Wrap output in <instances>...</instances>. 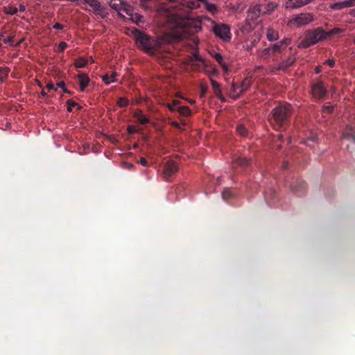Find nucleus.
Masks as SVG:
<instances>
[{
	"label": "nucleus",
	"mask_w": 355,
	"mask_h": 355,
	"mask_svg": "<svg viewBox=\"0 0 355 355\" xmlns=\"http://www.w3.org/2000/svg\"><path fill=\"white\" fill-rule=\"evenodd\" d=\"M137 46L146 53L153 55L161 46V42L137 28L132 32Z\"/></svg>",
	"instance_id": "nucleus-1"
},
{
	"label": "nucleus",
	"mask_w": 355,
	"mask_h": 355,
	"mask_svg": "<svg viewBox=\"0 0 355 355\" xmlns=\"http://www.w3.org/2000/svg\"><path fill=\"white\" fill-rule=\"evenodd\" d=\"M291 107L288 103L280 104L272 109L269 121L270 123L278 127L287 126L290 123Z\"/></svg>",
	"instance_id": "nucleus-2"
},
{
	"label": "nucleus",
	"mask_w": 355,
	"mask_h": 355,
	"mask_svg": "<svg viewBox=\"0 0 355 355\" xmlns=\"http://www.w3.org/2000/svg\"><path fill=\"white\" fill-rule=\"evenodd\" d=\"M325 39H327V33L322 27L307 30L304 33V40L299 44L298 47L307 49Z\"/></svg>",
	"instance_id": "nucleus-3"
},
{
	"label": "nucleus",
	"mask_w": 355,
	"mask_h": 355,
	"mask_svg": "<svg viewBox=\"0 0 355 355\" xmlns=\"http://www.w3.org/2000/svg\"><path fill=\"white\" fill-rule=\"evenodd\" d=\"M311 94L312 97L317 101L324 99L327 94V90L324 84L321 80H317L311 85Z\"/></svg>",
	"instance_id": "nucleus-4"
},
{
	"label": "nucleus",
	"mask_w": 355,
	"mask_h": 355,
	"mask_svg": "<svg viewBox=\"0 0 355 355\" xmlns=\"http://www.w3.org/2000/svg\"><path fill=\"white\" fill-rule=\"evenodd\" d=\"M313 19L314 17L311 13H301L291 19L289 24L296 27H301L310 24Z\"/></svg>",
	"instance_id": "nucleus-5"
},
{
	"label": "nucleus",
	"mask_w": 355,
	"mask_h": 355,
	"mask_svg": "<svg viewBox=\"0 0 355 355\" xmlns=\"http://www.w3.org/2000/svg\"><path fill=\"white\" fill-rule=\"evenodd\" d=\"M213 31L216 35L225 41L230 40L231 33L230 27L226 24H218L213 27Z\"/></svg>",
	"instance_id": "nucleus-6"
},
{
	"label": "nucleus",
	"mask_w": 355,
	"mask_h": 355,
	"mask_svg": "<svg viewBox=\"0 0 355 355\" xmlns=\"http://www.w3.org/2000/svg\"><path fill=\"white\" fill-rule=\"evenodd\" d=\"M178 171V166L175 161L169 160L166 162L163 168V177L166 181Z\"/></svg>",
	"instance_id": "nucleus-7"
},
{
	"label": "nucleus",
	"mask_w": 355,
	"mask_h": 355,
	"mask_svg": "<svg viewBox=\"0 0 355 355\" xmlns=\"http://www.w3.org/2000/svg\"><path fill=\"white\" fill-rule=\"evenodd\" d=\"M342 139H348L355 142V124L347 125L342 135Z\"/></svg>",
	"instance_id": "nucleus-8"
},
{
	"label": "nucleus",
	"mask_w": 355,
	"mask_h": 355,
	"mask_svg": "<svg viewBox=\"0 0 355 355\" xmlns=\"http://www.w3.org/2000/svg\"><path fill=\"white\" fill-rule=\"evenodd\" d=\"M312 0H288L287 8H298L309 3Z\"/></svg>",
	"instance_id": "nucleus-9"
},
{
	"label": "nucleus",
	"mask_w": 355,
	"mask_h": 355,
	"mask_svg": "<svg viewBox=\"0 0 355 355\" xmlns=\"http://www.w3.org/2000/svg\"><path fill=\"white\" fill-rule=\"evenodd\" d=\"M261 8V5L258 4L248 10V16L252 20H256L259 16L263 15Z\"/></svg>",
	"instance_id": "nucleus-10"
},
{
	"label": "nucleus",
	"mask_w": 355,
	"mask_h": 355,
	"mask_svg": "<svg viewBox=\"0 0 355 355\" xmlns=\"http://www.w3.org/2000/svg\"><path fill=\"white\" fill-rule=\"evenodd\" d=\"M234 164L245 168L251 164V159L245 157L239 156L234 160Z\"/></svg>",
	"instance_id": "nucleus-11"
},
{
	"label": "nucleus",
	"mask_w": 355,
	"mask_h": 355,
	"mask_svg": "<svg viewBox=\"0 0 355 355\" xmlns=\"http://www.w3.org/2000/svg\"><path fill=\"white\" fill-rule=\"evenodd\" d=\"M78 78L79 80L80 90L83 92L89 83V78L86 73H80L78 74Z\"/></svg>",
	"instance_id": "nucleus-12"
},
{
	"label": "nucleus",
	"mask_w": 355,
	"mask_h": 355,
	"mask_svg": "<svg viewBox=\"0 0 355 355\" xmlns=\"http://www.w3.org/2000/svg\"><path fill=\"white\" fill-rule=\"evenodd\" d=\"M295 62V58L294 55L288 56L286 60H282L278 65V69L286 70L288 67L293 65Z\"/></svg>",
	"instance_id": "nucleus-13"
},
{
	"label": "nucleus",
	"mask_w": 355,
	"mask_h": 355,
	"mask_svg": "<svg viewBox=\"0 0 355 355\" xmlns=\"http://www.w3.org/2000/svg\"><path fill=\"white\" fill-rule=\"evenodd\" d=\"M263 15L271 14L277 7V4L275 2H269L267 4H260Z\"/></svg>",
	"instance_id": "nucleus-14"
},
{
	"label": "nucleus",
	"mask_w": 355,
	"mask_h": 355,
	"mask_svg": "<svg viewBox=\"0 0 355 355\" xmlns=\"http://www.w3.org/2000/svg\"><path fill=\"white\" fill-rule=\"evenodd\" d=\"M211 84L212 86V89L214 94L221 101H225V98L223 96L219 84L214 80H211Z\"/></svg>",
	"instance_id": "nucleus-15"
},
{
	"label": "nucleus",
	"mask_w": 355,
	"mask_h": 355,
	"mask_svg": "<svg viewBox=\"0 0 355 355\" xmlns=\"http://www.w3.org/2000/svg\"><path fill=\"white\" fill-rule=\"evenodd\" d=\"M292 189L299 196L304 195L306 191V184L304 181H300L296 186H293Z\"/></svg>",
	"instance_id": "nucleus-16"
},
{
	"label": "nucleus",
	"mask_w": 355,
	"mask_h": 355,
	"mask_svg": "<svg viewBox=\"0 0 355 355\" xmlns=\"http://www.w3.org/2000/svg\"><path fill=\"white\" fill-rule=\"evenodd\" d=\"M266 37L268 41L274 42L279 39V33L273 28H268L266 32Z\"/></svg>",
	"instance_id": "nucleus-17"
},
{
	"label": "nucleus",
	"mask_w": 355,
	"mask_h": 355,
	"mask_svg": "<svg viewBox=\"0 0 355 355\" xmlns=\"http://www.w3.org/2000/svg\"><path fill=\"white\" fill-rule=\"evenodd\" d=\"M252 84L251 78L249 77L245 78L241 83L240 88V93H243L245 91L248 90V89L250 87Z\"/></svg>",
	"instance_id": "nucleus-18"
},
{
	"label": "nucleus",
	"mask_w": 355,
	"mask_h": 355,
	"mask_svg": "<svg viewBox=\"0 0 355 355\" xmlns=\"http://www.w3.org/2000/svg\"><path fill=\"white\" fill-rule=\"evenodd\" d=\"M177 112L182 116H189L191 114V110L188 106H180L177 108Z\"/></svg>",
	"instance_id": "nucleus-19"
},
{
	"label": "nucleus",
	"mask_w": 355,
	"mask_h": 355,
	"mask_svg": "<svg viewBox=\"0 0 355 355\" xmlns=\"http://www.w3.org/2000/svg\"><path fill=\"white\" fill-rule=\"evenodd\" d=\"M10 69L7 67H0V83H3L8 76Z\"/></svg>",
	"instance_id": "nucleus-20"
},
{
	"label": "nucleus",
	"mask_w": 355,
	"mask_h": 355,
	"mask_svg": "<svg viewBox=\"0 0 355 355\" xmlns=\"http://www.w3.org/2000/svg\"><path fill=\"white\" fill-rule=\"evenodd\" d=\"M3 11L4 13H6L7 15H15L17 13L18 8H17L16 7L11 6H4L3 8Z\"/></svg>",
	"instance_id": "nucleus-21"
},
{
	"label": "nucleus",
	"mask_w": 355,
	"mask_h": 355,
	"mask_svg": "<svg viewBox=\"0 0 355 355\" xmlns=\"http://www.w3.org/2000/svg\"><path fill=\"white\" fill-rule=\"evenodd\" d=\"M274 53L272 52V49L271 48V46H269L268 48H266L264 49L261 53V57L264 59V60H266L268 58H269Z\"/></svg>",
	"instance_id": "nucleus-22"
},
{
	"label": "nucleus",
	"mask_w": 355,
	"mask_h": 355,
	"mask_svg": "<svg viewBox=\"0 0 355 355\" xmlns=\"http://www.w3.org/2000/svg\"><path fill=\"white\" fill-rule=\"evenodd\" d=\"M88 63V61L87 59L84 58H78L75 61L74 65L76 68H83L85 67Z\"/></svg>",
	"instance_id": "nucleus-23"
},
{
	"label": "nucleus",
	"mask_w": 355,
	"mask_h": 355,
	"mask_svg": "<svg viewBox=\"0 0 355 355\" xmlns=\"http://www.w3.org/2000/svg\"><path fill=\"white\" fill-rule=\"evenodd\" d=\"M236 132L238 134L242 137H245L248 135V130L245 127V125L240 124L236 127Z\"/></svg>",
	"instance_id": "nucleus-24"
},
{
	"label": "nucleus",
	"mask_w": 355,
	"mask_h": 355,
	"mask_svg": "<svg viewBox=\"0 0 355 355\" xmlns=\"http://www.w3.org/2000/svg\"><path fill=\"white\" fill-rule=\"evenodd\" d=\"M329 8L333 10H340L345 8V7L344 6V1H340L331 3Z\"/></svg>",
	"instance_id": "nucleus-25"
},
{
	"label": "nucleus",
	"mask_w": 355,
	"mask_h": 355,
	"mask_svg": "<svg viewBox=\"0 0 355 355\" xmlns=\"http://www.w3.org/2000/svg\"><path fill=\"white\" fill-rule=\"evenodd\" d=\"M343 31H344L343 29H341L340 28H334L329 31H326L327 38L329 37L334 35L342 33H343Z\"/></svg>",
	"instance_id": "nucleus-26"
},
{
	"label": "nucleus",
	"mask_w": 355,
	"mask_h": 355,
	"mask_svg": "<svg viewBox=\"0 0 355 355\" xmlns=\"http://www.w3.org/2000/svg\"><path fill=\"white\" fill-rule=\"evenodd\" d=\"M179 104L180 101L178 100H173L171 103L167 104V107L172 112L177 111V108L180 107Z\"/></svg>",
	"instance_id": "nucleus-27"
},
{
	"label": "nucleus",
	"mask_w": 355,
	"mask_h": 355,
	"mask_svg": "<svg viewBox=\"0 0 355 355\" xmlns=\"http://www.w3.org/2000/svg\"><path fill=\"white\" fill-rule=\"evenodd\" d=\"M270 46H271V48L272 49V52L273 53H276V52L282 53L285 49L283 47L282 44H281L280 42H278V43H276V44H273Z\"/></svg>",
	"instance_id": "nucleus-28"
},
{
	"label": "nucleus",
	"mask_w": 355,
	"mask_h": 355,
	"mask_svg": "<svg viewBox=\"0 0 355 355\" xmlns=\"http://www.w3.org/2000/svg\"><path fill=\"white\" fill-rule=\"evenodd\" d=\"M222 197L227 200L233 198V193L229 189H225L222 192Z\"/></svg>",
	"instance_id": "nucleus-29"
},
{
	"label": "nucleus",
	"mask_w": 355,
	"mask_h": 355,
	"mask_svg": "<svg viewBox=\"0 0 355 355\" xmlns=\"http://www.w3.org/2000/svg\"><path fill=\"white\" fill-rule=\"evenodd\" d=\"M214 58L218 62V64H220V66L223 68H224V69H225L227 70V67L223 63V58L221 54H220V53H215Z\"/></svg>",
	"instance_id": "nucleus-30"
},
{
	"label": "nucleus",
	"mask_w": 355,
	"mask_h": 355,
	"mask_svg": "<svg viewBox=\"0 0 355 355\" xmlns=\"http://www.w3.org/2000/svg\"><path fill=\"white\" fill-rule=\"evenodd\" d=\"M129 101L126 98L121 97L117 101V105L120 107H125L128 105Z\"/></svg>",
	"instance_id": "nucleus-31"
},
{
	"label": "nucleus",
	"mask_w": 355,
	"mask_h": 355,
	"mask_svg": "<svg viewBox=\"0 0 355 355\" xmlns=\"http://www.w3.org/2000/svg\"><path fill=\"white\" fill-rule=\"evenodd\" d=\"M137 121L142 125H146L149 123L150 120L147 116L142 114L141 116H139V117L137 119Z\"/></svg>",
	"instance_id": "nucleus-32"
},
{
	"label": "nucleus",
	"mask_w": 355,
	"mask_h": 355,
	"mask_svg": "<svg viewBox=\"0 0 355 355\" xmlns=\"http://www.w3.org/2000/svg\"><path fill=\"white\" fill-rule=\"evenodd\" d=\"M334 107L333 105H324L322 109V113L331 114L334 112Z\"/></svg>",
	"instance_id": "nucleus-33"
},
{
	"label": "nucleus",
	"mask_w": 355,
	"mask_h": 355,
	"mask_svg": "<svg viewBox=\"0 0 355 355\" xmlns=\"http://www.w3.org/2000/svg\"><path fill=\"white\" fill-rule=\"evenodd\" d=\"M67 111L69 112H72V108L73 107L78 105V103L72 100L67 101Z\"/></svg>",
	"instance_id": "nucleus-34"
},
{
	"label": "nucleus",
	"mask_w": 355,
	"mask_h": 355,
	"mask_svg": "<svg viewBox=\"0 0 355 355\" xmlns=\"http://www.w3.org/2000/svg\"><path fill=\"white\" fill-rule=\"evenodd\" d=\"M207 92H208V87L205 85H200V98H204Z\"/></svg>",
	"instance_id": "nucleus-35"
},
{
	"label": "nucleus",
	"mask_w": 355,
	"mask_h": 355,
	"mask_svg": "<svg viewBox=\"0 0 355 355\" xmlns=\"http://www.w3.org/2000/svg\"><path fill=\"white\" fill-rule=\"evenodd\" d=\"M68 47V44L65 42H61L58 44V52H63Z\"/></svg>",
	"instance_id": "nucleus-36"
},
{
	"label": "nucleus",
	"mask_w": 355,
	"mask_h": 355,
	"mask_svg": "<svg viewBox=\"0 0 355 355\" xmlns=\"http://www.w3.org/2000/svg\"><path fill=\"white\" fill-rule=\"evenodd\" d=\"M127 131L130 134V135H132V134H135V133H137V132H139V130L137 129L135 126L134 125H129L128 126L127 128Z\"/></svg>",
	"instance_id": "nucleus-37"
},
{
	"label": "nucleus",
	"mask_w": 355,
	"mask_h": 355,
	"mask_svg": "<svg viewBox=\"0 0 355 355\" xmlns=\"http://www.w3.org/2000/svg\"><path fill=\"white\" fill-rule=\"evenodd\" d=\"M344 6L345 8L355 6V0H346V1H344Z\"/></svg>",
	"instance_id": "nucleus-38"
},
{
	"label": "nucleus",
	"mask_w": 355,
	"mask_h": 355,
	"mask_svg": "<svg viewBox=\"0 0 355 355\" xmlns=\"http://www.w3.org/2000/svg\"><path fill=\"white\" fill-rule=\"evenodd\" d=\"M14 41V36H8L6 38L3 39V42L4 44H9L12 45Z\"/></svg>",
	"instance_id": "nucleus-39"
},
{
	"label": "nucleus",
	"mask_w": 355,
	"mask_h": 355,
	"mask_svg": "<svg viewBox=\"0 0 355 355\" xmlns=\"http://www.w3.org/2000/svg\"><path fill=\"white\" fill-rule=\"evenodd\" d=\"M194 61L203 62V60L198 53H193L191 58V62Z\"/></svg>",
	"instance_id": "nucleus-40"
},
{
	"label": "nucleus",
	"mask_w": 355,
	"mask_h": 355,
	"mask_svg": "<svg viewBox=\"0 0 355 355\" xmlns=\"http://www.w3.org/2000/svg\"><path fill=\"white\" fill-rule=\"evenodd\" d=\"M103 80L107 85L110 84L112 82H115L116 81V80H113V79L110 80V77L107 74H105V75H104L103 76Z\"/></svg>",
	"instance_id": "nucleus-41"
},
{
	"label": "nucleus",
	"mask_w": 355,
	"mask_h": 355,
	"mask_svg": "<svg viewBox=\"0 0 355 355\" xmlns=\"http://www.w3.org/2000/svg\"><path fill=\"white\" fill-rule=\"evenodd\" d=\"M279 42L281 43V44H282L283 47L286 49L287 46L290 44L291 40L288 38H285Z\"/></svg>",
	"instance_id": "nucleus-42"
},
{
	"label": "nucleus",
	"mask_w": 355,
	"mask_h": 355,
	"mask_svg": "<svg viewBox=\"0 0 355 355\" xmlns=\"http://www.w3.org/2000/svg\"><path fill=\"white\" fill-rule=\"evenodd\" d=\"M142 114V111L141 110H137L134 112L133 116L137 119L139 117V116H141Z\"/></svg>",
	"instance_id": "nucleus-43"
},
{
	"label": "nucleus",
	"mask_w": 355,
	"mask_h": 355,
	"mask_svg": "<svg viewBox=\"0 0 355 355\" xmlns=\"http://www.w3.org/2000/svg\"><path fill=\"white\" fill-rule=\"evenodd\" d=\"M53 28L57 30H62L64 28V26L60 23H55Z\"/></svg>",
	"instance_id": "nucleus-44"
},
{
	"label": "nucleus",
	"mask_w": 355,
	"mask_h": 355,
	"mask_svg": "<svg viewBox=\"0 0 355 355\" xmlns=\"http://www.w3.org/2000/svg\"><path fill=\"white\" fill-rule=\"evenodd\" d=\"M325 63L328 64L331 67H334L335 65V61L334 60H327Z\"/></svg>",
	"instance_id": "nucleus-45"
},
{
	"label": "nucleus",
	"mask_w": 355,
	"mask_h": 355,
	"mask_svg": "<svg viewBox=\"0 0 355 355\" xmlns=\"http://www.w3.org/2000/svg\"><path fill=\"white\" fill-rule=\"evenodd\" d=\"M139 163L144 166H148V161L144 157H141Z\"/></svg>",
	"instance_id": "nucleus-46"
},
{
	"label": "nucleus",
	"mask_w": 355,
	"mask_h": 355,
	"mask_svg": "<svg viewBox=\"0 0 355 355\" xmlns=\"http://www.w3.org/2000/svg\"><path fill=\"white\" fill-rule=\"evenodd\" d=\"M123 10L126 12L127 15H131V12L132 11L130 6L124 8Z\"/></svg>",
	"instance_id": "nucleus-47"
},
{
	"label": "nucleus",
	"mask_w": 355,
	"mask_h": 355,
	"mask_svg": "<svg viewBox=\"0 0 355 355\" xmlns=\"http://www.w3.org/2000/svg\"><path fill=\"white\" fill-rule=\"evenodd\" d=\"M187 3L189 4L188 6L191 9L195 8L196 7L195 2L188 1Z\"/></svg>",
	"instance_id": "nucleus-48"
},
{
	"label": "nucleus",
	"mask_w": 355,
	"mask_h": 355,
	"mask_svg": "<svg viewBox=\"0 0 355 355\" xmlns=\"http://www.w3.org/2000/svg\"><path fill=\"white\" fill-rule=\"evenodd\" d=\"M57 87L64 89L65 87V83L64 81H60L57 83Z\"/></svg>",
	"instance_id": "nucleus-49"
},
{
	"label": "nucleus",
	"mask_w": 355,
	"mask_h": 355,
	"mask_svg": "<svg viewBox=\"0 0 355 355\" xmlns=\"http://www.w3.org/2000/svg\"><path fill=\"white\" fill-rule=\"evenodd\" d=\"M46 88L49 89V90H52V89H55V86L53 83H49L46 85Z\"/></svg>",
	"instance_id": "nucleus-50"
},
{
	"label": "nucleus",
	"mask_w": 355,
	"mask_h": 355,
	"mask_svg": "<svg viewBox=\"0 0 355 355\" xmlns=\"http://www.w3.org/2000/svg\"><path fill=\"white\" fill-rule=\"evenodd\" d=\"M171 124L174 128H180V124L178 122H176V121H173V122H171Z\"/></svg>",
	"instance_id": "nucleus-51"
},
{
	"label": "nucleus",
	"mask_w": 355,
	"mask_h": 355,
	"mask_svg": "<svg viewBox=\"0 0 355 355\" xmlns=\"http://www.w3.org/2000/svg\"><path fill=\"white\" fill-rule=\"evenodd\" d=\"M19 10L21 11V12H24L26 10V7L24 4H19Z\"/></svg>",
	"instance_id": "nucleus-52"
},
{
	"label": "nucleus",
	"mask_w": 355,
	"mask_h": 355,
	"mask_svg": "<svg viewBox=\"0 0 355 355\" xmlns=\"http://www.w3.org/2000/svg\"><path fill=\"white\" fill-rule=\"evenodd\" d=\"M288 166H289V163L288 162H284V164H283L284 169L288 168Z\"/></svg>",
	"instance_id": "nucleus-53"
},
{
	"label": "nucleus",
	"mask_w": 355,
	"mask_h": 355,
	"mask_svg": "<svg viewBox=\"0 0 355 355\" xmlns=\"http://www.w3.org/2000/svg\"><path fill=\"white\" fill-rule=\"evenodd\" d=\"M349 15L354 17H355V8L354 9H352L350 11H349Z\"/></svg>",
	"instance_id": "nucleus-54"
},
{
	"label": "nucleus",
	"mask_w": 355,
	"mask_h": 355,
	"mask_svg": "<svg viewBox=\"0 0 355 355\" xmlns=\"http://www.w3.org/2000/svg\"><path fill=\"white\" fill-rule=\"evenodd\" d=\"M315 72L316 73H320L321 72V69L320 67H316L315 69Z\"/></svg>",
	"instance_id": "nucleus-55"
},
{
	"label": "nucleus",
	"mask_w": 355,
	"mask_h": 355,
	"mask_svg": "<svg viewBox=\"0 0 355 355\" xmlns=\"http://www.w3.org/2000/svg\"><path fill=\"white\" fill-rule=\"evenodd\" d=\"M116 75V72H113L112 73L111 76H110V80H112V79L115 80L114 78H115Z\"/></svg>",
	"instance_id": "nucleus-56"
},
{
	"label": "nucleus",
	"mask_w": 355,
	"mask_h": 355,
	"mask_svg": "<svg viewBox=\"0 0 355 355\" xmlns=\"http://www.w3.org/2000/svg\"><path fill=\"white\" fill-rule=\"evenodd\" d=\"M63 92L67 94H71V92L69 90H67L65 87L63 89Z\"/></svg>",
	"instance_id": "nucleus-57"
},
{
	"label": "nucleus",
	"mask_w": 355,
	"mask_h": 355,
	"mask_svg": "<svg viewBox=\"0 0 355 355\" xmlns=\"http://www.w3.org/2000/svg\"><path fill=\"white\" fill-rule=\"evenodd\" d=\"M41 95L42 96H46V93L44 90H42V92H41Z\"/></svg>",
	"instance_id": "nucleus-58"
},
{
	"label": "nucleus",
	"mask_w": 355,
	"mask_h": 355,
	"mask_svg": "<svg viewBox=\"0 0 355 355\" xmlns=\"http://www.w3.org/2000/svg\"><path fill=\"white\" fill-rule=\"evenodd\" d=\"M0 35H1V39H2V40H3V38H6V37H4V33H0Z\"/></svg>",
	"instance_id": "nucleus-59"
},
{
	"label": "nucleus",
	"mask_w": 355,
	"mask_h": 355,
	"mask_svg": "<svg viewBox=\"0 0 355 355\" xmlns=\"http://www.w3.org/2000/svg\"><path fill=\"white\" fill-rule=\"evenodd\" d=\"M282 139H283V135L280 134L279 135V139L281 141Z\"/></svg>",
	"instance_id": "nucleus-60"
},
{
	"label": "nucleus",
	"mask_w": 355,
	"mask_h": 355,
	"mask_svg": "<svg viewBox=\"0 0 355 355\" xmlns=\"http://www.w3.org/2000/svg\"><path fill=\"white\" fill-rule=\"evenodd\" d=\"M111 6H112L113 8H114V9H117V8H116V5H115V4L111 5Z\"/></svg>",
	"instance_id": "nucleus-61"
},
{
	"label": "nucleus",
	"mask_w": 355,
	"mask_h": 355,
	"mask_svg": "<svg viewBox=\"0 0 355 355\" xmlns=\"http://www.w3.org/2000/svg\"><path fill=\"white\" fill-rule=\"evenodd\" d=\"M291 139L290 137L288 138V143H291Z\"/></svg>",
	"instance_id": "nucleus-62"
},
{
	"label": "nucleus",
	"mask_w": 355,
	"mask_h": 355,
	"mask_svg": "<svg viewBox=\"0 0 355 355\" xmlns=\"http://www.w3.org/2000/svg\"><path fill=\"white\" fill-rule=\"evenodd\" d=\"M194 102H195V101H193V100H191V101H189V103H191V104H192V103H194Z\"/></svg>",
	"instance_id": "nucleus-63"
},
{
	"label": "nucleus",
	"mask_w": 355,
	"mask_h": 355,
	"mask_svg": "<svg viewBox=\"0 0 355 355\" xmlns=\"http://www.w3.org/2000/svg\"><path fill=\"white\" fill-rule=\"evenodd\" d=\"M132 167H133V164H129V168H132Z\"/></svg>",
	"instance_id": "nucleus-64"
}]
</instances>
